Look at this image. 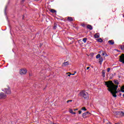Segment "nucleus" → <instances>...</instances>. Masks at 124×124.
<instances>
[{
  "label": "nucleus",
  "mask_w": 124,
  "mask_h": 124,
  "mask_svg": "<svg viewBox=\"0 0 124 124\" xmlns=\"http://www.w3.org/2000/svg\"><path fill=\"white\" fill-rule=\"evenodd\" d=\"M105 86H107L108 91L110 92V93L112 94L113 97H117V89H118V85H115L112 81H106L105 82Z\"/></svg>",
  "instance_id": "nucleus-1"
},
{
  "label": "nucleus",
  "mask_w": 124,
  "mask_h": 124,
  "mask_svg": "<svg viewBox=\"0 0 124 124\" xmlns=\"http://www.w3.org/2000/svg\"><path fill=\"white\" fill-rule=\"evenodd\" d=\"M79 96H81V97H83L85 99H89V97H90V96L89 95V93L86 92V91H82L79 93Z\"/></svg>",
  "instance_id": "nucleus-2"
},
{
  "label": "nucleus",
  "mask_w": 124,
  "mask_h": 124,
  "mask_svg": "<svg viewBox=\"0 0 124 124\" xmlns=\"http://www.w3.org/2000/svg\"><path fill=\"white\" fill-rule=\"evenodd\" d=\"M27 72H28V70L26 68H23L19 70L20 75H25Z\"/></svg>",
  "instance_id": "nucleus-3"
},
{
  "label": "nucleus",
  "mask_w": 124,
  "mask_h": 124,
  "mask_svg": "<svg viewBox=\"0 0 124 124\" xmlns=\"http://www.w3.org/2000/svg\"><path fill=\"white\" fill-rule=\"evenodd\" d=\"M2 91L5 93L6 94H10L11 93V90H10V88H5L4 89L2 90Z\"/></svg>",
  "instance_id": "nucleus-4"
},
{
  "label": "nucleus",
  "mask_w": 124,
  "mask_h": 124,
  "mask_svg": "<svg viewBox=\"0 0 124 124\" xmlns=\"http://www.w3.org/2000/svg\"><path fill=\"white\" fill-rule=\"evenodd\" d=\"M119 61L120 62H122V63H124V54H122L119 58Z\"/></svg>",
  "instance_id": "nucleus-5"
},
{
  "label": "nucleus",
  "mask_w": 124,
  "mask_h": 124,
  "mask_svg": "<svg viewBox=\"0 0 124 124\" xmlns=\"http://www.w3.org/2000/svg\"><path fill=\"white\" fill-rule=\"evenodd\" d=\"M7 95L4 94L3 93H0V99L2 98H6Z\"/></svg>",
  "instance_id": "nucleus-6"
},
{
  "label": "nucleus",
  "mask_w": 124,
  "mask_h": 124,
  "mask_svg": "<svg viewBox=\"0 0 124 124\" xmlns=\"http://www.w3.org/2000/svg\"><path fill=\"white\" fill-rule=\"evenodd\" d=\"M108 43L110 45H114V44H115V42H114V40H113L108 41Z\"/></svg>",
  "instance_id": "nucleus-7"
},
{
  "label": "nucleus",
  "mask_w": 124,
  "mask_h": 124,
  "mask_svg": "<svg viewBox=\"0 0 124 124\" xmlns=\"http://www.w3.org/2000/svg\"><path fill=\"white\" fill-rule=\"evenodd\" d=\"M94 38H99V33H96L94 35Z\"/></svg>",
  "instance_id": "nucleus-8"
},
{
  "label": "nucleus",
  "mask_w": 124,
  "mask_h": 124,
  "mask_svg": "<svg viewBox=\"0 0 124 124\" xmlns=\"http://www.w3.org/2000/svg\"><path fill=\"white\" fill-rule=\"evenodd\" d=\"M103 62V58H102V57L100 58L99 59V62L100 64H101V63H102Z\"/></svg>",
  "instance_id": "nucleus-9"
},
{
  "label": "nucleus",
  "mask_w": 124,
  "mask_h": 124,
  "mask_svg": "<svg viewBox=\"0 0 124 124\" xmlns=\"http://www.w3.org/2000/svg\"><path fill=\"white\" fill-rule=\"evenodd\" d=\"M69 64V63L68 62H65L63 63L62 66H66V65H68Z\"/></svg>",
  "instance_id": "nucleus-10"
},
{
  "label": "nucleus",
  "mask_w": 124,
  "mask_h": 124,
  "mask_svg": "<svg viewBox=\"0 0 124 124\" xmlns=\"http://www.w3.org/2000/svg\"><path fill=\"white\" fill-rule=\"evenodd\" d=\"M119 114L121 116V117H124V112L123 111L119 112Z\"/></svg>",
  "instance_id": "nucleus-11"
},
{
  "label": "nucleus",
  "mask_w": 124,
  "mask_h": 124,
  "mask_svg": "<svg viewBox=\"0 0 124 124\" xmlns=\"http://www.w3.org/2000/svg\"><path fill=\"white\" fill-rule=\"evenodd\" d=\"M87 29H88L89 30H90V31H92V30H93V26H92L91 25H87Z\"/></svg>",
  "instance_id": "nucleus-12"
},
{
  "label": "nucleus",
  "mask_w": 124,
  "mask_h": 124,
  "mask_svg": "<svg viewBox=\"0 0 124 124\" xmlns=\"http://www.w3.org/2000/svg\"><path fill=\"white\" fill-rule=\"evenodd\" d=\"M67 20L68 21L71 22V21H73V18L72 17H68Z\"/></svg>",
  "instance_id": "nucleus-13"
},
{
  "label": "nucleus",
  "mask_w": 124,
  "mask_h": 124,
  "mask_svg": "<svg viewBox=\"0 0 124 124\" xmlns=\"http://www.w3.org/2000/svg\"><path fill=\"white\" fill-rule=\"evenodd\" d=\"M97 41L98 42H100L101 43L103 42V40L102 39H101V38H99V39H97Z\"/></svg>",
  "instance_id": "nucleus-14"
},
{
  "label": "nucleus",
  "mask_w": 124,
  "mask_h": 124,
  "mask_svg": "<svg viewBox=\"0 0 124 124\" xmlns=\"http://www.w3.org/2000/svg\"><path fill=\"white\" fill-rule=\"evenodd\" d=\"M69 112L71 114H73V115H75V114H76V113L73 112V110L72 109H70L69 110Z\"/></svg>",
  "instance_id": "nucleus-15"
},
{
  "label": "nucleus",
  "mask_w": 124,
  "mask_h": 124,
  "mask_svg": "<svg viewBox=\"0 0 124 124\" xmlns=\"http://www.w3.org/2000/svg\"><path fill=\"white\" fill-rule=\"evenodd\" d=\"M114 84H115V85H119V81H118L116 79H115L114 80Z\"/></svg>",
  "instance_id": "nucleus-16"
},
{
  "label": "nucleus",
  "mask_w": 124,
  "mask_h": 124,
  "mask_svg": "<svg viewBox=\"0 0 124 124\" xmlns=\"http://www.w3.org/2000/svg\"><path fill=\"white\" fill-rule=\"evenodd\" d=\"M50 12H51V13H56L57 12V11L54 10V9H51L50 10Z\"/></svg>",
  "instance_id": "nucleus-17"
},
{
  "label": "nucleus",
  "mask_w": 124,
  "mask_h": 124,
  "mask_svg": "<svg viewBox=\"0 0 124 124\" xmlns=\"http://www.w3.org/2000/svg\"><path fill=\"white\" fill-rule=\"evenodd\" d=\"M86 115H87V113H83L82 114L83 118H84V119H86V118H87V117L86 116Z\"/></svg>",
  "instance_id": "nucleus-18"
},
{
  "label": "nucleus",
  "mask_w": 124,
  "mask_h": 124,
  "mask_svg": "<svg viewBox=\"0 0 124 124\" xmlns=\"http://www.w3.org/2000/svg\"><path fill=\"white\" fill-rule=\"evenodd\" d=\"M87 40H88V39L87 38H84L83 39L82 41H83L84 43H86V42H87Z\"/></svg>",
  "instance_id": "nucleus-19"
},
{
  "label": "nucleus",
  "mask_w": 124,
  "mask_h": 124,
  "mask_svg": "<svg viewBox=\"0 0 124 124\" xmlns=\"http://www.w3.org/2000/svg\"><path fill=\"white\" fill-rule=\"evenodd\" d=\"M121 50H124V45H120L119 46Z\"/></svg>",
  "instance_id": "nucleus-20"
},
{
  "label": "nucleus",
  "mask_w": 124,
  "mask_h": 124,
  "mask_svg": "<svg viewBox=\"0 0 124 124\" xmlns=\"http://www.w3.org/2000/svg\"><path fill=\"white\" fill-rule=\"evenodd\" d=\"M100 54H98L96 56V59H100Z\"/></svg>",
  "instance_id": "nucleus-21"
},
{
  "label": "nucleus",
  "mask_w": 124,
  "mask_h": 124,
  "mask_svg": "<svg viewBox=\"0 0 124 124\" xmlns=\"http://www.w3.org/2000/svg\"><path fill=\"white\" fill-rule=\"evenodd\" d=\"M121 91L122 93H124V86L121 87Z\"/></svg>",
  "instance_id": "nucleus-22"
},
{
  "label": "nucleus",
  "mask_w": 124,
  "mask_h": 124,
  "mask_svg": "<svg viewBox=\"0 0 124 124\" xmlns=\"http://www.w3.org/2000/svg\"><path fill=\"white\" fill-rule=\"evenodd\" d=\"M101 53H102V56H105V55L106 54V52L104 51H100Z\"/></svg>",
  "instance_id": "nucleus-23"
},
{
  "label": "nucleus",
  "mask_w": 124,
  "mask_h": 124,
  "mask_svg": "<svg viewBox=\"0 0 124 124\" xmlns=\"http://www.w3.org/2000/svg\"><path fill=\"white\" fill-rule=\"evenodd\" d=\"M81 110H82V111H87V109L85 107L82 108Z\"/></svg>",
  "instance_id": "nucleus-24"
},
{
  "label": "nucleus",
  "mask_w": 124,
  "mask_h": 124,
  "mask_svg": "<svg viewBox=\"0 0 124 124\" xmlns=\"http://www.w3.org/2000/svg\"><path fill=\"white\" fill-rule=\"evenodd\" d=\"M102 76H103V77H105V72H102Z\"/></svg>",
  "instance_id": "nucleus-25"
},
{
  "label": "nucleus",
  "mask_w": 124,
  "mask_h": 124,
  "mask_svg": "<svg viewBox=\"0 0 124 124\" xmlns=\"http://www.w3.org/2000/svg\"><path fill=\"white\" fill-rule=\"evenodd\" d=\"M67 74H69L68 75V76L69 77H70V76L72 75V74H70V73H67Z\"/></svg>",
  "instance_id": "nucleus-26"
},
{
  "label": "nucleus",
  "mask_w": 124,
  "mask_h": 124,
  "mask_svg": "<svg viewBox=\"0 0 124 124\" xmlns=\"http://www.w3.org/2000/svg\"><path fill=\"white\" fill-rule=\"evenodd\" d=\"M110 70H111V68H108V72H110Z\"/></svg>",
  "instance_id": "nucleus-27"
},
{
  "label": "nucleus",
  "mask_w": 124,
  "mask_h": 124,
  "mask_svg": "<svg viewBox=\"0 0 124 124\" xmlns=\"http://www.w3.org/2000/svg\"><path fill=\"white\" fill-rule=\"evenodd\" d=\"M72 102V100H68V101H67V103H68L69 102Z\"/></svg>",
  "instance_id": "nucleus-28"
},
{
  "label": "nucleus",
  "mask_w": 124,
  "mask_h": 124,
  "mask_svg": "<svg viewBox=\"0 0 124 124\" xmlns=\"http://www.w3.org/2000/svg\"><path fill=\"white\" fill-rule=\"evenodd\" d=\"M115 124H123V123H122V122H118L117 123H115Z\"/></svg>",
  "instance_id": "nucleus-29"
},
{
  "label": "nucleus",
  "mask_w": 124,
  "mask_h": 124,
  "mask_svg": "<svg viewBox=\"0 0 124 124\" xmlns=\"http://www.w3.org/2000/svg\"><path fill=\"white\" fill-rule=\"evenodd\" d=\"M81 113H82V111H81V110L78 111V113L79 114H81Z\"/></svg>",
  "instance_id": "nucleus-30"
},
{
  "label": "nucleus",
  "mask_w": 124,
  "mask_h": 124,
  "mask_svg": "<svg viewBox=\"0 0 124 124\" xmlns=\"http://www.w3.org/2000/svg\"><path fill=\"white\" fill-rule=\"evenodd\" d=\"M89 69H90V67H87V70H89Z\"/></svg>",
  "instance_id": "nucleus-31"
},
{
  "label": "nucleus",
  "mask_w": 124,
  "mask_h": 124,
  "mask_svg": "<svg viewBox=\"0 0 124 124\" xmlns=\"http://www.w3.org/2000/svg\"><path fill=\"white\" fill-rule=\"evenodd\" d=\"M105 55H106V57H108V55H107V54L106 53Z\"/></svg>",
  "instance_id": "nucleus-32"
},
{
  "label": "nucleus",
  "mask_w": 124,
  "mask_h": 124,
  "mask_svg": "<svg viewBox=\"0 0 124 124\" xmlns=\"http://www.w3.org/2000/svg\"><path fill=\"white\" fill-rule=\"evenodd\" d=\"M53 29H54V30H56V26H54V27H53Z\"/></svg>",
  "instance_id": "nucleus-33"
},
{
  "label": "nucleus",
  "mask_w": 124,
  "mask_h": 124,
  "mask_svg": "<svg viewBox=\"0 0 124 124\" xmlns=\"http://www.w3.org/2000/svg\"><path fill=\"white\" fill-rule=\"evenodd\" d=\"M78 110V108H76V109H74L75 111H76V110Z\"/></svg>",
  "instance_id": "nucleus-34"
},
{
  "label": "nucleus",
  "mask_w": 124,
  "mask_h": 124,
  "mask_svg": "<svg viewBox=\"0 0 124 124\" xmlns=\"http://www.w3.org/2000/svg\"><path fill=\"white\" fill-rule=\"evenodd\" d=\"M85 113H86V115H87V114L89 113V112L87 111V112H85Z\"/></svg>",
  "instance_id": "nucleus-35"
},
{
  "label": "nucleus",
  "mask_w": 124,
  "mask_h": 124,
  "mask_svg": "<svg viewBox=\"0 0 124 124\" xmlns=\"http://www.w3.org/2000/svg\"><path fill=\"white\" fill-rule=\"evenodd\" d=\"M71 75H75V74H72Z\"/></svg>",
  "instance_id": "nucleus-36"
},
{
  "label": "nucleus",
  "mask_w": 124,
  "mask_h": 124,
  "mask_svg": "<svg viewBox=\"0 0 124 124\" xmlns=\"http://www.w3.org/2000/svg\"><path fill=\"white\" fill-rule=\"evenodd\" d=\"M30 76H31V74H30Z\"/></svg>",
  "instance_id": "nucleus-37"
},
{
  "label": "nucleus",
  "mask_w": 124,
  "mask_h": 124,
  "mask_svg": "<svg viewBox=\"0 0 124 124\" xmlns=\"http://www.w3.org/2000/svg\"><path fill=\"white\" fill-rule=\"evenodd\" d=\"M22 1H25V0H22Z\"/></svg>",
  "instance_id": "nucleus-38"
},
{
  "label": "nucleus",
  "mask_w": 124,
  "mask_h": 124,
  "mask_svg": "<svg viewBox=\"0 0 124 124\" xmlns=\"http://www.w3.org/2000/svg\"><path fill=\"white\" fill-rule=\"evenodd\" d=\"M123 96H124V94H123Z\"/></svg>",
  "instance_id": "nucleus-39"
},
{
  "label": "nucleus",
  "mask_w": 124,
  "mask_h": 124,
  "mask_svg": "<svg viewBox=\"0 0 124 124\" xmlns=\"http://www.w3.org/2000/svg\"><path fill=\"white\" fill-rule=\"evenodd\" d=\"M115 113H117V112H115Z\"/></svg>",
  "instance_id": "nucleus-40"
},
{
  "label": "nucleus",
  "mask_w": 124,
  "mask_h": 124,
  "mask_svg": "<svg viewBox=\"0 0 124 124\" xmlns=\"http://www.w3.org/2000/svg\"><path fill=\"white\" fill-rule=\"evenodd\" d=\"M53 124H56L53 123Z\"/></svg>",
  "instance_id": "nucleus-41"
}]
</instances>
